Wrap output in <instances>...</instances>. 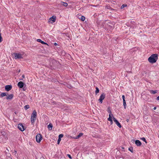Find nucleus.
<instances>
[{
  "label": "nucleus",
  "instance_id": "f257e3e1",
  "mask_svg": "<svg viewBox=\"0 0 159 159\" xmlns=\"http://www.w3.org/2000/svg\"><path fill=\"white\" fill-rule=\"evenodd\" d=\"M158 59V55L155 54L151 55L148 59V61L151 63H153L156 62Z\"/></svg>",
  "mask_w": 159,
  "mask_h": 159
},
{
  "label": "nucleus",
  "instance_id": "f03ea898",
  "mask_svg": "<svg viewBox=\"0 0 159 159\" xmlns=\"http://www.w3.org/2000/svg\"><path fill=\"white\" fill-rule=\"evenodd\" d=\"M37 112L35 110H34L32 114L31 121V124H33L34 123V121L35 120L36 118Z\"/></svg>",
  "mask_w": 159,
  "mask_h": 159
},
{
  "label": "nucleus",
  "instance_id": "7ed1b4c3",
  "mask_svg": "<svg viewBox=\"0 0 159 159\" xmlns=\"http://www.w3.org/2000/svg\"><path fill=\"white\" fill-rule=\"evenodd\" d=\"M13 54L15 59L23 58L22 55L20 53H14Z\"/></svg>",
  "mask_w": 159,
  "mask_h": 159
},
{
  "label": "nucleus",
  "instance_id": "20e7f679",
  "mask_svg": "<svg viewBox=\"0 0 159 159\" xmlns=\"http://www.w3.org/2000/svg\"><path fill=\"white\" fill-rule=\"evenodd\" d=\"M36 141L38 143H40L43 139L42 135L40 134H38L36 135Z\"/></svg>",
  "mask_w": 159,
  "mask_h": 159
},
{
  "label": "nucleus",
  "instance_id": "39448f33",
  "mask_svg": "<svg viewBox=\"0 0 159 159\" xmlns=\"http://www.w3.org/2000/svg\"><path fill=\"white\" fill-rule=\"evenodd\" d=\"M105 97V95L104 93H103L101 94L100 97L99 99H98V101H99L100 103H102V101L104 99Z\"/></svg>",
  "mask_w": 159,
  "mask_h": 159
},
{
  "label": "nucleus",
  "instance_id": "423d86ee",
  "mask_svg": "<svg viewBox=\"0 0 159 159\" xmlns=\"http://www.w3.org/2000/svg\"><path fill=\"white\" fill-rule=\"evenodd\" d=\"M18 128L21 131H23L25 130L24 127L22 124H19L18 125Z\"/></svg>",
  "mask_w": 159,
  "mask_h": 159
},
{
  "label": "nucleus",
  "instance_id": "0eeeda50",
  "mask_svg": "<svg viewBox=\"0 0 159 159\" xmlns=\"http://www.w3.org/2000/svg\"><path fill=\"white\" fill-rule=\"evenodd\" d=\"M56 17L54 16H53L51 17H50L49 19V21L51 23L54 22L56 20Z\"/></svg>",
  "mask_w": 159,
  "mask_h": 159
},
{
  "label": "nucleus",
  "instance_id": "6e6552de",
  "mask_svg": "<svg viewBox=\"0 0 159 159\" xmlns=\"http://www.w3.org/2000/svg\"><path fill=\"white\" fill-rule=\"evenodd\" d=\"M113 120L115 122L116 125L118 126L119 128H120L121 127V125L120 123L119 122V121L114 117H113Z\"/></svg>",
  "mask_w": 159,
  "mask_h": 159
},
{
  "label": "nucleus",
  "instance_id": "1a4fd4ad",
  "mask_svg": "<svg viewBox=\"0 0 159 159\" xmlns=\"http://www.w3.org/2000/svg\"><path fill=\"white\" fill-rule=\"evenodd\" d=\"M12 88V86L11 85H7L5 86V89L7 91L10 90Z\"/></svg>",
  "mask_w": 159,
  "mask_h": 159
},
{
  "label": "nucleus",
  "instance_id": "9d476101",
  "mask_svg": "<svg viewBox=\"0 0 159 159\" xmlns=\"http://www.w3.org/2000/svg\"><path fill=\"white\" fill-rule=\"evenodd\" d=\"M24 83L22 81H20L18 83L17 86L20 88H22L24 86Z\"/></svg>",
  "mask_w": 159,
  "mask_h": 159
},
{
  "label": "nucleus",
  "instance_id": "9b49d317",
  "mask_svg": "<svg viewBox=\"0 0 159 159\" xmlns=\"http://www.w3.org/2000/svg\"><path fill=\"white\" fill-rule=\"evenodd\" d=\"M13 97V95L12 94H10V95H7L6 99L7 100H11Z\"/></svg>",
  "mask_w": 159,
  "mask_h": 159
},
{
  "label": "nucleus",
  "instance_id": "f8f14e48",
  "mask_svg": "<svg viewBox=\"0 0 159 159\" xmlns=\"http://www.w3.org/2000/svg\"><path fill=\"white\" fill-rule=\"evenodd\" d=\"M109 118L108 119V120H109H109H112V117H114L113 116V114L111 113V111H110V113L109 114Z\"/></svg>",
  "mask_w": 159,
  "mask_h": 159
},
{
  "label": "nucleus",
  "instance_id": "ddd939ff",
  "mask_svg": "<svg viewBox=\"0 0 159 159\" xmlns=\"http://www.w3.org/2000/svg\"><path fill=\"white\" fill-rule=\"evenodd\" d=\"M135 143V144L138 146H140L141 145V143L139 140H136Z\"/></svg>",
  "mask_w": 159,
  "mask_h": 159
},
{
  "label": "nucleus",
  "instance_id": "4468645a",
  "mask_svg": "<svg viewBox=\"0 0 159 159\" xmlns=\"http://www.w3.org/2000/svg\"><path fill=\"white\" fill-rule=\"evenodd\" d=\"M37 41L38 42H40V43H41L42 44H47V43H46L45 42H44V41H42L41 39H38L37 40Z\"/></svg>",
  "mask_w": 159,
  "mask_h": 159
},
{
  "label": "nucleus",
  "instance_id": "2eb2a0df",
  "mask_svg": "<svg viewBox=\"0 0 159 159\" xmlns=\"http://www.w3.org/2000/svg\"><path fill=\"white\" fill-rule=\"evenodd\" d=\"M60 4L62 5L64 7H67L68 6V4L66 2H61Z\"/></svg>",
  "mask_w": 159,
  "mask_h": 159
},
{
  "label": "nucleus",
  "instance_id": "dca6fc26",
  "mask_svg": "<svg viewBox=\"0 0 159 159\" xmlns=\"http://www.w3.org/2000/svg\"><path fill=\"white\" fill-rule=\"evenodd\" d=\"M83 134V133H80L79 134V135H78L75 138H74V139H78L81 136H82Z\"/></svg>",
  "mask_w": 159,
  "mask_h": 159
},
{
  "label": "nucleus",
  "instance_id": "f3484780",
  "mask_svg": "<svg viewBox=\"0 0 159 159\" xmlns=\"http://www.w3.org/2000/svg\"><path fill=\"white\" fill-rule=\"evenodd\" d=\"M48 128L49 130H51L52 129V125L51 124H50L48 125Z\"/></svg>",
  "mask_w": 159,
  "mask_h": 159
},
{
  "label": "nucleus",
  "instance_id": "a211bd4d",
  "mask_svg": "<svg viewBox=\"0 0 159 159\" xmlns=\"http://www.w3.org/2000/svg\"><path fill=\"white\" fill-rule=\"evenodd\" d=\"M7 93H2L1 94V96L2 97H3L5 96H7Z\"/></svg>",
  "mask_w": 159,
  "mask_h": 159
},
{
  "label": "nucleus",
  "instance_id": "6ab92c4d",
  "mask_svg": "<svg viewBox=\"0 0 159 159\" xmlns=\"http://www.w3.org/2000/svg\"><path fill=\"white\" fill-rule=\"evenodd\" d=\"M30 108V106L29 105H26L24 107V108L25 110H26L27 109H29Z\"/></svg>",
  "mask_w": 159,
  "mask_h": 159
},
{
  "label": "nucleus",
  "instance_id": "aec40b11",
  "mask_svg": "<svg viewBox=\"0 0 159 159\" xmlns=\"http://www.w3.org/2000/svg\"><path fill=\"white\" fill-rule=\"evenodd\" d=\"M123 106H124V108L125 109L126 107V105L125 100L123 101Z\"/></svg>",
  "mask_w": 159,
  "mask_h": 159
},
{
  "label": "nucleus",
  "instance_id": "412c9836",
  "mask_svg": "<svg viewBox=\"0 0 159 159\" xmlns=\"http://www.w3.org/2000/svg\"><path fill=\"white\" fill-rule=\"evenodd\" d=\"M96 91H95V93L97 94L99 92V89L98 88L96 87Z\"/></svg>",
  "mask_w": 159,
  "mask_h": 159
},
{
  "label": "nucleus",
  "instance_id": "4be33fe9",
  "mask_svg": "<svg viewBox=\"0 0 159 159\" xmlns=\"http://www.w3.org/2000/svg\"><path fill=\"white\" fill-rule=\"evenodd\" d=\"M80 19L82 21H84L85 20V17L83 16H82L81 17Z\"/></svg>",
  "mask_w": 159,
  "mask_h": 159
},
{
  "label": "nucleus",
  "instance_id": "5701e85b",
  "mask_svg": "<svg viewBox=\"0 0 159 159\" xmlns=\"http://www.w3.org/2000/svg\"><path fill=\"white\" fill-rule=\"evenodd\" d=\"M150 93H152L154 94L157 93V91H156L151 90Z\"/></svg>",
  "mask_w": 159,
  "mask_h": 159
},
{
  "label": "nucleus",
  "instance_id": "b1692460",
  "mask_svg": "<svg viewBox=\"0 0 159 159\" xmlns=\"http://www.w3.org/2000/svg\"><path fill=\"white\" fill-rule=\"evenodd\" d=\"M127 6V5L126 4H123L122 6H121V8H123L124 7H126Z\"/></svg>",
  "mask_w": 159,
  "mask_h": 159
},
{
  "label": "nucleus",
  "instance_id": "393cba45",
  "mask_svg": "<svg viewBox=\"0 0 159 159\" xmlns=\"http://www.w3.org/2000/svg\"><path fill=\"white\" fill-rule=\"evenodd\" d=\"M129 150L131 152H133V148L132 147L129 148Z\"/></svg>",
  "mask_w": 159,
  "mask_h": 159
},
{
  "label": "nucleus",
  "instance_id": "a878e982",
  "mask_svg": "<svg viewBox=\"0 0 159 159\" xmlns=\"http://www.w3.org/2000/svg\"><path fill=\"white\" fill-rule=\"evenodd\" d=\"M2 37L1 36V33H0V42H2Z\"/></svg>",
  "mask_w": 159,
  "mask_h": 159
},
{
  "label": "nucleus",
  "instance_id": "bb28decb",
  "mask_svg": "<svg viewBox=\"0 0 159 159\" xmlns=\"http://www.w3.org/2000/svg\"><path fill=\"white\" fill-rule=\"evenodd\" d=\"M60 134L58 135V139L57 140V144H59L60 143Z\"/></svg>",
  "mask_w": 159,
  "mask_h": 159
},
{
  "label": "nucleus",
  "instance_id": "cd10ccee",
  "mask_svg": "<svg viewBox=\"0 0 159 159\" xmlns=\"http://www.w3.org/2000/svg\"><path fill=\"white\" fill-rule=\"evenodd\" d=\"M141 139L143 140V141L145 142L146 143H147V142H146V139L144 137H143L141 138Z\"/></svg>",
  "mask_w": 159,
  "mask_h": 159
},
{
  "label": "nucleus",
  "instance_id": "c85d7f7f",
  "mask_svg": "<svg viewBox=\"0 0 159 159\" xmlns=\"http://www.w3.org/2000/svg\"><path fill=\"white\" fill-rule=\"evenodd\" d=\"M12 153L13 154H14V155H15L16 156V154L17 153V152L15 150H14V151L12 152Z\"/></svg>",
  "mask_w": 159,
  "mask_h": 159
},
{
  "label": "nucleus",
  "instance_id": "c756f323",
  "mask_svg": "<svg viewBox=\"0 0 159 159\" xmlns=\"http://www.w3.org/2000/svg\"><path fill=\"white\" fill-rule=\"evenodd\" d=\"M11 155L10 153H7V156L8 157H10Z\"/></svg>",
  "mask_w": 159,
  "mask_h": 159
},
{
  "label": "nucleus",
  "instance_id": "7c9ffc66",
  "mask_svg": "<svg viewBox=\"0 0 159 159\" xmlns=\"http://www.w3.org/2000/svg\"><path fill=\"white\" fill-rule=\"evenodd\" d=\"M67 87L68 88H70L71 87V86L70 85L67 84Z\"/></svg>",
  "mask_w": 159,
  "mask_h": 159
},
{
  "label": "nucleus",
  "instance_id": "2f4dec72",
  "mask_svg": "<svg viewBox=\"0 0 159 159\" xmlns=\"http://www.w3.org/2000/svg\"><path fill=\"white\" fill-rule=\"evenodd\" d=\"M122 99H123V101H124V100H125V96H124V95H123L122 96Z\"/></svg>",
  "mask_w": 159,
  "mask_h": 159
},
{
  "label": "nucleus",
  "instance_id": "473e14b6",
  "mask_svg": "<svg viewBox=\"0 0 159 159\" xmlns=\"http://www.w3.org/2000/svg\"><path fill=\"white\" fill-rule=\"evenodd\" d=\"M67 156L70 159H72V157L70 155V154H68Z\"/></svg>",
  "mask_w": 159,
  "mask_h": 159
},
{
  "label": "nucleus",
  "instance_id": "72a5a7b5",
  "mask_svg": "<svg viewBox=\"0 0 159 159\" xmlns=\"http://www.w3.org/2000/svg\"><path fill=\"white\" fill-rule=\"evenodd\" d=\"M63 134H60V139L61 138H62L63 137ZM61 140V139H60V140Z\"/></svg>",
  "mask_w": 159,
  "mask_h": 159
},
{
  "label": "nucleus",
  "instance_id": "f704fd0d",
  "mask_svg": "<svg viewBox=\"0 0 159 159\" xmlns=\"http://www.w3.org/2000/svg\"><path fill=\"white\" fill-rule=\"evenodd\" d=\"M110 121V123L111 125H112L113 124V121L112 120H109Z\"/></svg>",
  "mask_w": 159,
  "mask_h": 159
},
{
  "label": "nucleus",
  "instance_id": "c9c22d12",
  "mask_svg": "<svg viewBox=\"0 0 159 159\" xmlns=\"http://www.w3.org/2000/svg\"><path fill=\"white\" fill-rule=\"evenodd\" d=\"M54 45H55V46H57V43H54Z\"/></svg>",
  "mask_w": 159,
  "mask_h": 159
},
{
  "label": "nucleus",
  "instance_id": "e433bc0d",
  "mask_svg": "<svg viewBox=\"0 0 159 159\" xmlns=\"http://www.w3.org/2000/svg\"><path fill=\"white\" fill-rule=\"evenodd\" d=\"M157 100H159V96L157 98Z\"/></svg>",
  "mask_w": 159,
  "mask_h": 159
},
{
  "label": "nucleus",
  "instance_id": "4c0bfd02",
  "mask_svg": "<svg viewBox=\"0 0 159 159\" xmlns=\"http://www.w3.org/2000/svg\"><path fill=\"white\" fill-rule=\"evenodd\" d=\"M22 77L23 78H25V75H22Z\"/></svg>",
  "mask_w": 159,
  "mask_h": 159
},
{
  "label": "nucleus",
  "instance_id": "58836bf2",
  "mask_svg": "<svg viewBox=\"0 0 159 159\" xmlns=\"http://www.w3.org/2000/svg\"><path fill=\"white\" fill-rule=\"evenodd\" d=\"M156 109V107H155L153 108V109L155 110Z\"/></svg>",
  "mask_w": 159,
  "mask_h": 159
},
{
  "label": "nucleus",
  "instance_id": "ea45409f",
  "mask_svg": "<svg viewBox=\"0 0 159 159\" xmlns=\"http://www.w3.org/2000/svg\"><path fill=\"white\" fill-rule=\"evenodd\" d=\"M40 159H44V158H43V157H40Z\"/></svg>",
  "mask_w": 159,
  "mask_h": 159
},
{
  "label": "nucleus",
  "instance_id": "a19ab883",
  "mask_svg": "<svg viewBox=\"0 0 159 159\" xmlns=\"http://www.w3.org/2000/svg\"><path fill=\"white\" fill-rule=\"evenodd\" d=\"M23 89L24 91L25 90V87H24L23 88Z\"/></svg>",
  "mask_w": 159,
  "mask_h": 159
},
{
  "label": "nucleus",
  "instance_id": "79ce46f5",
  "mask_svg": "<svg viewBox=\"0 0 159 159\" xmlns=\"http://www.w3.org/2000/svg\"><path fill=\"white\" fill-rule=\"evenodd\" d=\"M14 113L16 114V115L17 114V113L16 111L15 112H14Z\"/></svg>",
  "mask_w": 159,
  "mask_h": 159
},
{
  "label": "nucleus",
  "instance_id": "37998d69",
  "mask_svg": "<svg viewBox=\"0 0 159 159\" xmlns=\"http://www.w3.org/2000/svg\"><path fill=\"white\" fill-rule=\"evenodd\" d=\"M110 111H110V110H109V111H108V112L109 113V114L110 113Z\"/></svg>",
  "mask_w": 159,
  "mask_h": 159
},
{
  "label": "nucleus",
  "instance_id": "c03bdc74",
  "mask_svg": "<svg viewBox=\"0 0 159 159\" xmlns=\"http://www.w3.org/2000/svg\"><path fill=\"white\" fill-rule=\"evenodd\" d=\"M2 135H5V134H4V133L2 134Z\"/></svg>",
  "mask_w": 159,
  "mask_h": 159
},
{
  "label": "nucleus",
  "instance_id": "a18cd8bd",
  "mask_svg": "<svg viewBox=\"0 0 159 159\" xmlns=\"http://www.w3.org/2000/svg\"><path fill=\"white\" fill-rule=\"evenodd\" d=\"M7 149L8 151L7 148Z\"/></svg>",
  "mask_w": 159,
  "mask_h": 159
}]
</instances>
